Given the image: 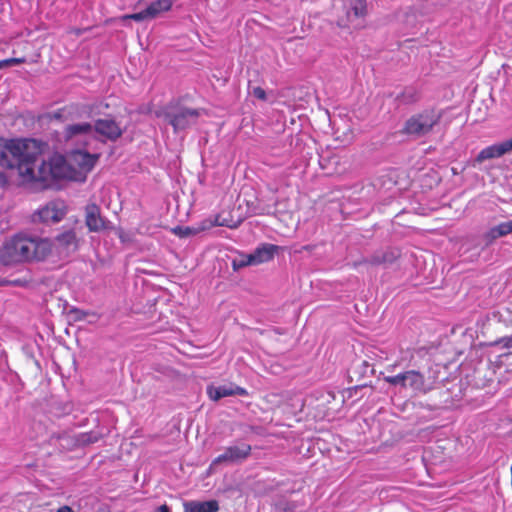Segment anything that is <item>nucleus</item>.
Returning a JSON list of instances; mask_svg holds the SVG:
<instances>
[{
  "label": "nucleus",
  "instance_id": "f257e3e1",
  "mask_svg": "<svg viewBox=\"0 0 512 512\" xmlns=\"http://www.w3.org/2000/svg\"><path fill=\"white\" fill-rule=\"evenodd\" d=\"M25 144V150L16 154L14 169L23 181L49 182L58 179L83 181V176L76 173L68 158L55 155L48 162L37 164V158L41 153L39 143L34 139H19Z\"/></svg>",
  "mask_w": 512,
  "mask_h": 512
},
{
  "label": "nucleus",
  "instance_id": "f03ea898",
  "mask_svg": "<svg viewBox=\"0 0 512 512\" xmlns=\"http://www.w3.org/2000/svg\"><path fill=\"white\" fill-rule=\"evenodd\" d=\"M50 255H52L50 239L26 233L11 236L0 248V261L5 265L42 261Z\"/></svg>",
  "mask_w": 512,
  "mask_h": 512
},
{
  "label": "nucleus",
  "instance_id": "7ed1b4c3",
  "mask_svg": "<svg viewBox=\"0 0 512 512\" xmlns=\"http://www.w3.org/2000/svg\"><path fill=\"white\" fill-rule=\"evenodd\" d=\"M122 133L113 119H98L93 125L87 122L67 125L63 138L67 145L87 147L97 139L102 142L116 141Z\"/></svg>",
  "mask_w": 512,
  "mask_h": 512
},
{
  "label": "nucleus",
  "instance_id": "20e7f679",
  "mask_svg": "<svg viewBox=\"0 0 512 512\" xmlns=\"http://www.w3.org/2000/svg\"><path fill=\"white\" fill-rule=\"evenodd\" d=\"M384 380L394 386L409 388L414 394H426L434 389L435 378H425L416 370H408L394 376H387Z\"/></svg>",
  "mask_w": 512,
  "mask_h": 512
},
{
  "label": "nucleus",
  "instance_id": "39448f33",
  "mask_svg": "<svg viewBox=\"0 0 512 512\" xmlns=\"http://www.w3.org/2000/svg\"><path fill=\"white\" fill-rule=\"evenodd\" d=\"M165 120L171 124L175 132L186 130L194 126L200 116L199 109L181 105H169L163 111Z\"/></svg>",
  "mask_w": 512,
  "mask_h": 512
},
{
  "label": "nucleus",
  "instance_id": "423d86ee",
  "mask_svg": "<svg viewBox=\"0 0 512 512\" xmlns=\"http://www.w3.org/2000/svg\"><path fill=\"white\" fill-rule=\"evenodd\" d=\"M440 112L435 110L425 111L409 118L404 127V132L414 137H420L432 130L439 122Z\"/></svg>",
  "mask_w": 512,
  "mask_h": 512
},
{
  "label": "nucleus",
  "instance_id": "0eeeda50",
  "mask_svg": "<svg viewBox=\"0 0 512 512\" xmlns=\"http://www.w3.org/2000/svg\"><path fill=\"white\" fill-rule=\"evenodd\" d=\"M68 162L76 169V173L83 176V181L95 166L100 154L97 152H89L84 148H75L68 153Z\"/></svg>",
  "mask_w": 512,
  "mask_h": 512
},
{
  "label": "nucleus",
  "instance_id": "6e6552de",
  "mask_svg": "<svg viewBox=\"0 0 512 512\" xmlns=\"http://www.w3.org/2000/svg\"><path fill=\"white\" fill-rule=\"evenodd\" d=\"M66 215V206L64 202L54 200L39 208L33 215L34 222L57 223Z\"/></svg>",
  "mask_w": 512,
  "mask_h": 512
},
{
  "label": "nucleus",
  "instance_id": "1a4fd4ad",
  "mask_svg": "<svg viewBox=\"0 0 512 512\" xmlns=\"http://www.w3.org/2000/svg\"><path fill=\"white\" fill-rule=\"evenodd\" d=\"M50 241L52 245V254L55 253L58 256L69 255L76 251L79 245V239L77 238L76 232L72 229L58 234Z\"/></svg>",
  "mask_w": 512,
  "mask_h": 512
},
{
  "label": "nucleus",
  "instance_id": "9d476101",
  "mask_svg": "<svg viewBox=\"0 0 512 512\" xmlns=\"http://www.w3.org/2000/svg\"><path fill=\"white\" fill-rule=\"evenodd\" d=\"M25 150V144L19 139L5 140L0 138V166L14 169L16 154Z\"/></svg>",
  "mask_w": 512,
  "mask_h": 512
},
{
  "label": "nucleus",
  "instance_id": "9b49d317",
  "mask_svg": "<svg viewBox=\"0 0 512 512\" xmlns=\"http://www.w3.org/2000/svg\"><path fill=\"white\" fill-rule=\"evenodd\" d=\"M174 4V0H156L152 2L146 9L133 13L127 14L123 19H131L137 22L144 21L147 19H155L164 12H168Z\"/></svg>",
  "mask_w": 512,
  "mask_h": 512
},
{
  "label": "nucleus",
  "instance_id": "f8f14e48",
  "mask_svg": "<svg viewBox=\"0 0 512 512\" xmlns=\"http://www.w3.org/2000/svg\"><path fill=\"white\" fill-rule=\"evenodd\" d=\"M85 223L91 232H100L113 228V224L102 217L100 207L96 204L86 206Z\"/></svg>",
  "mask_w": 512,
  "mask_h": 512
},
{
  "label": "nucleus",
  "instance_id": "ddd939ff",
  "mask_svg": "<svg viewBox=\"0 0 512 512\" xmlns=\"http://www.w3.org/2000/svg\"><path fill=\"white\" fill-rule=\"evenodd\" d=\"M250 451L251 446L245 443L230 446L226 448L222 454L215 458L213 464H218L222 462H237L243 460L248 457Z\"/></svg>",
  "mask_w": 512,
  "mask_h": 512
},
{
  "label": "nucleus",
  "instance_id": "4468645a",
  "mask_svg": "<svg viewBox=\"0 0 512 512\" xmlns=\"http://www.w3.org/2000/svg\"><path fill=\"white\" fill-rule=\"evenodd\" d=\"M207 395L212 401H218L221 398L233 395L246 396L247 391L242 387L233 385H209L207 387Z\"/></svg>",
  "mask_w": 512,
  "mask_h": 512
},
{
  "label": "nucleus",
  "instance_id": "2eb2a0df",
  "mask_svg": "<svg viewBox=\"0 0 512 512\" xmlns=\"http://www.w3.org/2000/svg\"><path fill=\"white\" fill-rule=\"evenodd\" d=\"M512 150V138L498 144L486 147L478 154V161L498 158Z\"/></svg>",
  "mask_w": 512,
  "mask_h": 512
},
{
  "label": "nucleus",
  "instance_id": "dca6fc26",
  "mask_svg": "<svg viewBox=\"0 0 512 512\" xmlns=\"http://www.w3.org/2000/svg\"><path fill=\"white\" fill-rule=\"evenodd\" d=\"M279 247L273 244H262L251 253L250 262L259 265L273 259Z\"/></svg>",
  "mask_w": 512,
  "mask_h": 512
},
{
  "label": "nucleus",
  "instance_id": "f3484780",
  "mask_svg": "<svg viewBox=\"0 0 512 512\" xmlns=\"http://www.w3.org/2000/svg\"><path fill=\"white\" fill-rule=\"evenodd\" d=\"M184 512H217L219 505L216 500L186 501L183 504Z\"/></svg>",
  "mask_w": 512,
  "mask_h": 512
},
{
  "label": "nucleus",
  "instance_id": "a211bd4d",
  "mask_svg": "<svg viewBox=\"0 0 512 512\" xmlns=\"http://www.w3.org/2000/svg\"><path fill=\"white\" fill-rule=\"evenodd\" d=\"M512 232V220L500 223L497 226L492 227L487 232V238L490 240H495L499 237L506 236Z\"/></svg>",
  "mask_w": 512,
  "mask_h": 512
},
{
  "label": "nucleus",
  "instance_id": "6ab92c4d",
  "mask_svg": "<svg viewBox=\"0 0 512 512\" xmlns=\"http://www.w3.org/2000/svg\"><path fill=\"white\" fill-rule=\"evenodd\" d=\"M76 107L74 106H68L64 107L56 112H54L51 116L53 119L67 121V120H73L74 115L76 114Z\"/></svg>",
  "mask_w": 512,
  "mask_h": 512
},
{
  "label": "nucleus",
  "instance_id": "aec40b11",
  "mask_svg": "<svg viewBox=\"0 0 512 512\" xmlns=\"http://www.w3.org/2000/svg\"><path fill=\"white\" fill-rule=\"evenodd\" d=\"M195 225H196V232H198V234H200L201 232L210 230L211 228L218 226L220 224L218 222V217H214V218L209 217V218L203 219L202 221H200L199 223H197Z\"/></svg>",
  "mask_w": 512,
  "mask_h": 512
},
{
  "label": "nucleus",
  "instance_id": "412c9836",
  "mask_svg": "<svg viewBox=\"0 0 512 512\" xmlns=\"http://www.w3.org/2000/svg\"><path fill=\"white\" fill-rule=\"evenodd\" d=\"M250 257H251V253L239 255V257H237L233 260L234 269H239V268H242L245 266L254 265L252 262H250V260H249Z\"/></svg>",
  "mask_w": 512,
  "mask_h": 512
},
{
  "label": "nucleus",
  "instance_id": "4be33fe9",
  "mask_svg": "<svg viewBox=\"0 0 512 512\" xmlns=\"http://www.w3.org/2000/svg\"><path fill=\"white\" fill-rule=\"evenodd\" d=\"M175 234L179 235L180 237H188L192 235H197L198 232H196V225L189 226V227H177L174 230Z\"/></svg>",
  "mask_w": 512,
  "mask_h": 512
},
{
  "label": "nucleus",
  "instance_id": "5701e85b",
  "mask_svg": "<svg viewBox=\"0 0 512 512\" xmlns=\"http://www.w3.org/2000/svg\"><path fill=\"white\" fill-rule=\"evenodd\" d=\"M365 10H366L365 4L362 1L358 0V1L355 2V4L352 7L351 11L348 13V17H351V13H353V15L355 17L364 16Z\"/></svg>",
  "mask_w": 512,
  "mask_h": 512
},
{
  "label": "nucleus",
  "instance_id": "b1692460",
  "mask_svg": "<svg viewBox=\"0 0 512 512\" xmlns=\"http://www.w3.org/2000/svg\"><path fill=\"white\" fill-rule=\"evenodd\" d=\"M29 281L26 279H14V280H8L6 278H0V286H18V287H26L28 285Z\"/></svg>",
  "mask_w": 512,
  "mask_h": 512
},
{
  "label": "nucleus",
  "instance_id": "393cba45",
  "mask_svg": "<svg viewBox=\"0 0 512 512\" xmlns=\"http://www.w3.org/2000/svg\"><path fill=\"white\" fill-rule=\"evenodd\" d=\"M98 440H99V435L94 432L82 434L79 439V441L82 444H91V443L97 442Z\"/></svg>",
  "mask_w": 512,
  "mask_h": 512
},
{
  "label": "nucleus",
  "instance_id": "a878e982",
  "mask_svg": "<svg viewBox=\"0 0 512 512\" xmlns=\"http://www.w3.org/2000/svg\"><path fill=\"white\" fill-rule=\"evenodd\" d=\"M25 61L24 58H10L0 61V69L5 66L15 65V64H21Z\"/></svg>",
  "mask_w": 512,
  "mask_h": 512
},
{
  "label": "nucleus",
  "instance_id": "bb28decb",
  "mask_svg": "<svg viewBox=\"0 0 512 512\" xmlns=\"http://www.w3.org/2000/svg\"><path fill=\"white\" fill-rule=\"evenodd\" d=\"M71 315H73L74 320L81 321V320L86 319V317L89 315V313L86 311H83V310L75 309V310L71 311Z\"/></svg>",
  "mask_w": 512,
  "mask_h": 512
},
{
  "label": "nucleus",
  "instance_id": "cd10ccee",
  "mask_svg": "<svg viewBox=\"0 0 512 512\" xmlns=\"http://www.w3.org/2000/svg\"><path fill=\"white\" fill-rule=\"evenodd\" d=\"M109 230L113 231L119 238L122 242H126L129 240V237L125 234V232L123 231L122 228L120 227H115L113 225V228H110Z\"/></svg>",
  "mask_w": 512,
  "mask_h": 512
},
{
  "label": "nucleus",
  "instance_id": "c85d7f7f",
  "mask_svg": "<svg viewBox=\"0 0 512 512\" xmlns=\"http://www.w3.org/2000/svg\"><path fill=\"white\" fill-rule=\"evenodd\" d=\"M252 94L254 97H256L260 100L266 99V92L261 87L253 88Z\"/></svg>",
  "mask_w": 512,
  "mask_h": 512
},
{
  "label": "nucleus",
  "instance_id": "c756f323",
  "mask_svg": "<svg viewBox=\"0 0 512 512\" xmlns=\"http://www.w3.org/2000/svg\"><path fill=\"white\" fill-rule=\"evenodd\" d=\"M57 512H73V510L69 506H63Z\"/></svg>",
  "mask_w": 512,
  "mask_h": 512
},
{
  "label": "nucleus",
  "instance_id": "7c9ffc66",
  "mask_svg": "<svg viewBox=\"0 0 512 512\" xmlns=\"http://www.w3.org/2000/svg\"><path fill=\"white\" fill-rule=\"evenodd\" d=\"M156 512H170L167 505L160 506Z\"/></svg>",
  "mask_w": 512,
  "mask_h": 512
},
{
  "label": "nucleus",
  "instance_id": "2f4dec72",
  "mask_svg": "<svg viewBox=\"0 0 512 512\" xmlns=\"http://www.w3.org/2000/svg\"><path fill=\"white\" fill-rule=\"evenodd\" d=\"M383 262H391L392 258H387L386 256L382 260Z\"/></svg>",
  "mask_w": 512,
  "mask_h": 512
},
{
  "label": "nucleus",
  "instance_id": "473e14b6",
  "mask_svg": "<svg viewBox=\"0 0 512 512\" xmlns=\"http://www.w3.org/2000/svg\"><path fill=\"white\" fill-rule=\"evenodd\" d=\"M2 178H3L2 175H0V181L2 180Z\"/></svg>",
  "mask_w": 512,
  "mask_h": 512
}]
</instances>
